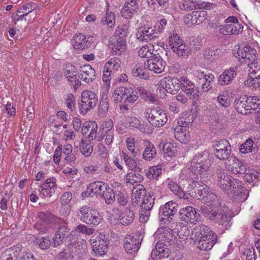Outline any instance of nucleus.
Here are the masks:
<instances>
[{
    "label": "nucleus",
    "mask_w": 260,
    "mask_h": 260,
    "mask_svg": "<svg viewBox=\"0 0 260 260\" xmlns=\"http://www.w3.org/2000/svg\"><path fill=\"white\" fill-rule=\"evenodd\" d=\"M64 75L70 82L76 81L77 73L75 67L70 63L67 64L65 69Z\"/></svg>",
    "instance_id": "6e6d98bb"
},
{
    "label": "nucleus",
    "mask_w": 260,
    "mask_h": 260,
    "mask_svg": "<svg viewBox=\"0 0 260 260\" xmlns=\"http://www.w3.org/2000/svg\"><path fill=\"white\" fill-rule=\"evenodd\" d=\"M7 250L9 252L10 254L13 257L15 260H21V259H20L21 256L25 255L26 256V253L25 254L21 253V246L19 245L12 246L7 249Z\"/></svg>",
    "instance_id": "4d7b16f0"
},
{
    "label": "nucleus",
    "mask_w": 260,
    "mask_h": 260,
    "mask_svg": "<svg viewBox=\"0 0 260 260\" xmlns=\"http://www.w3.org/2000/svg\"><path fill=\"white\" fill-rule=\"evenodd\" d=\"M132 171L131 172H128L126 175V182L127 183L133 184L136 183H140L143 181L144 178L140 172H135L134 173Z\"/></svg>",
    "instance_id": "a18cd8bd"
},
{
    "label": "nucleus",
    "mask_w": 260,
    "mask_h": 260,
    "mask_svg": "<svg viewBox=\"0 0 260 260\" xmlns=\"http://www.w3.org/2000/svg\"><path fill=\"white\" fill-rule=\"evenodd\" d=\"M231 147L228 140L222 139L219 140L213 145V152L222 149H225L226 148Z\"/></svg>",
    "instance_id": "338daca9"
},
{
    "label": "nucleus",
    "mask_w": 260,
    "mask_h": 260,
    "mask_svg": "<svg viewBox=\"0 0 260 260\" xmlns=\"http://www.w3.org/2000/svg\"><path fill=\"white\" fill-rule=\"evenodd\" d=\"M178 6L181 11H188L196 8L194 3L192 1H180Z\"/></svg>",
    "instance_id": "e2e57ef3"
},
{
    "label": "nucleus",
    "mask_w": 260,
    "mask_h": 260,
    "mask_svg": "<svg viewBox=\"0 0 260 260\" xmlns=\"http://www.w3.org/2000/svg\"><path fill=\"white\" fill-rule=\"evenodd\" d=\"M225 166L227 169L234 174H244L246 171V166L234 156L230 157L228 161H226Z\"/></svg>",
    "instance_id": "6ab92c4d"
},
{
    "label": "nucleus",
    "mask_w": 260,
    "mask_h": 260,
    "mask_svg": "<svg viewBox=\"0 0 260 260\" xmlns=\"http://www.w3.org/2000/svg\"><path fill=\"white\" fill-rule=\"evenodd\" d=\"M56 179L54 177L46 178L45 181L41 184L39 190L40 195L45 197H51L57 189Z\"/></svg>",
    "instance_id": "4468645a"
},
{
    "label": "nucleus",
    "mask_w": 260,
    "mask_h": 260,
    "mask_svg": "<svg viewBox=\"0 0 260 260\" xmlns=\"http://www.w3.org/2000/svg\"><path fill=\"white\" fill-rule=\"evenodd\" d=\"M38 216L42 222H36L34 228L41 234L49 232L57 225L67 223L66 219L57 217L48 210L38 212Z\"/></svg>",
    "instance_id": "7ed1b4c3"
},
{
    "label": "nucleus",
    "mask_w": 260,
    "mask_h": 260,
    "mask_svg": "<svg viewBox=\"0 0 260 260\" xmlns=\"http://www.w3.org/2000/svg\"><path fill=\"white\" fill-rule=\"evenodd\" d=\"M132 197L141 199L146 196V191L143 185L139 184L134 187L132 191Z\"/></svg>",
    "instance_id": "bf43d9fd"
},
{
    "label": "nucleus",
    "mask_w": 260,
    "mask_h": 260,
    "mask_svg": "<svg viewBox=\"0 0 260 260\" xmlns=\"http://www.w3.org/2000/svg\"><path fill=\"white\" fill-rule=\"evenodd\" d=\"M98 128V124L95 122L89 121L83 124L81 131L82 134L91 141L96 137Z\"/></svg>",
    "instance_id": "b1692460"
},
{
    "label": "nucleus",
    "mask_w": 260,
    "mask_h": 260,
    "mask_svg": "<svg viewBox=\"0 0 260 260\" xmlns=\"http://www.w3.org/2000/svg\"><path fill=\"white\" fill-rule=\"evenodd\" d=\"M214 76L212 74H209L208 75V78L205 80V83L202 85L201 89L200 91V94H201L203 92H205L209 91L212 89V86L210 85L211 82L214 79Z\"/></svg>",
    "instance_id": "0e129e2a"
},
{
    "label": "nucleus",
    "mask_w": 260,
    "mask_h": 260,
    "mask_svg": "<svg viewBox=\"0 0 260 260\" xmlns=\"http://www.w3.org/2000/svg\"><path fill=\"white\" fill-rule=\"evenodd\" d=\"M201 210L206 217L213 221H214L219 211L218 207H215L210 204L202 206Z\"/></svg>",
    "instance_id": "72a5a7b5"
},
{
    "label": "nucleus",
    "mask_w": 260,
    "mask_h": 260,
    "mask_svg": "<svg viewBox=\"0 0 260 260\" xmlns=\"http://www.w3.org/2000/svg\"><path fill=\"white\" fill-rule=\"evenodd\" d=\"M115 200L120 206H125L128 202L127 193L123 191H119L115 195Z\"/></svg>",
    "instance_id": "052dcab7"
},
{
    "label": "nucleus",
    "mask_w": 260,
    "mask_h": 260,
    "mask_svg": "<svg viewBox=\"0 0 260 260\" xmlns=\"http://www.w3.org/2000/svg\"><path fill=\"white\" fill-rule=\"evenodd\" d=\"M208 181V179L207 180L203 181L200 178H199L197 181V183L195 184L196 185L194 187L195 192H196L199 196L203 198H205L210 193L209 191V188L206 184Z\"/></svg>",
    "instance_id": "473e14b6"
},
{
    "label": "nucleus",
    "mask_w": 260,
    "mask_h": 260,
    "mask_svg": "<svg viewBox=\"0 0 260 260\" xmlns=\"http://www.w3.org/2000/svg\"><path fill=\"white\" fill-rule=\"evenodd\" d=\"M77 216L83 222L93 226L99 225L103 220L100 212L87 205L81 207Z\"/></svg>",
    "instance_id": "20e7f679"
},
{
    "label": "nucleus",
    "mask_w": 260,
    "mask_h": 260,
    "mask_svg": "<svg viewBox=\"0 0 260 260\" xmlns=\"http://www.w3.org/2000/svg\"><path fill=\"white\" fill-rule=\"evenodd\" d=\"M107 242L104 240H96L93 242L92 246L95 253L99 254L100 255H105L108 251V247Z\"/></svg>",
    "instance_id": "58836bf2"
},
{
    "label": "nucleus",
    "mask_w": 260,
    "mask_h": 260,
    "mask_svg": "<svg viewBox=\"0 0 260 260\" xmlns=\"http://www.w3.org/2000/svg\"><path fill=\"white\" fill-rule=\"evenodd\" d=\"M168 187L180 199H187L183 190L175 182L170 181L168 184Z\"/></svg>",
    "instance_id": "de8ad7c7"
},
{
    "label": "nucleus",
    "mask_w": 260,
    "mask_h": 260,
    "mask_svg": "<svg viewBox=\"0 0 260 260\" xmlns=\"http://www.w3.org/2000/svg\"><path fill=\"white\" fill-rule=\"evenodd\" d=\"M169 44L174 52L178 56H188L190 49L187 47L183 40L177 34H172L169 38Z\"/></svg>",
    "instance_id": "0eeeda50"
},
{
    "label": "nucleus",
    "mask_w": 260,
    "mask_h": 260,
    "mask_svg": "<svg viewBox=\"0 0 260 260\" xmlns=\"http://www.w3.org/2000/svg\"><path fill=\"white\" fill-rule=\"evenodd\" d=\"M144 143V150L142 153V157L145 160L150 161L154 158L156 155L155 148L150 141L145 140Z\"/></svg>",
    "instance_id": "7c9ffc66"
},
{
    "label": "nucleus",
    "mask_w": 260,
    "mask_h": 260,
    "mask_svg": "<svg viewBox=\"0 0 260 260\" xmlns=\"http://www.w3.org/2000/svg\"><path fill=\"white\" fill-rule=\"evenodd\" d=\"M232 217L228 214L223 211L222 212L220 210L218 212L217 216H216L214 221L219 223L228 229L231 226L230 221Z\"/></svg>",
    "instance_id": "a19ab883"
},
{
    "label": "nucleus",
    "mask_w": 260,
    "mask_h": 260,
    "mask_svg": "<svg viewBox=\"0 0 260 260\" xmlns=\"http://www.w3.org/2000/svg\"><path fill=\"white\" fill-rule=\"evenodd\" d=\"M107 186V184L101 181L91 182L87 187L85 194L90 196L102 194Z\"/></svg>",
    "instance_id": "cd10ccee"
},
{
    "label": "nucleus",
    "mask_w": 260,
    "mask_h": 260,
    "mask_svg": "<svg viewBox=\"0 0 260 260\" xmlns=\"http://www.w3.org/2000/svg\"><path fill=\"white\" fill-rule=\"evenodd\" d=\"M135 218V214L133 211L126 209L124 212L120 214L118 219L120 223L123 225H128L131 224Z\"/></svg>",
    "instance_id": "e433bc0d"
},
{
    "label": "nucleus",
    "mask_w": 260,
    "mask_h": 260,
    "mask_svg": "<svg viewBox=\"0 0 260 260\" xmlns=\"http://www.w3.org/2000/svg\"><path fill=\"white\" fill-rule=\"evenodd\" d=\"M93 40V36H85L82 34H76L73 38V46L75 49L79 51L85 50L90 47Z\"/></svg>",
    "instance_id": "f8f14e48"
},
{
    "label": "nucleus",
    "mask_w": 260,
    "mask_h": 260,
    "mask_svg": "<svg viewBox=\"0 0 260 260\" xmlns=\"http://www.w3.org/2000/svg\"><path fill=\"white\" fill-rule=\"evenodd\" d=\"M179 218L181 220L191 224H196L200 220L199 214H198L195 209L191 206L181 209L179 210Z\"/></svg>",
    "instance_id": "ddd939ff"
},
{
    "label": "nucleus",
    "mask_w": 260,
    "mask_h": 260,
    "mask_svg": "<svg viewBox=\"0 0 260 260\" xmlns=\"http://www.w3.org/2000/svg\"><path fill=\"white\" fill-rule=\"evenodd\" d=\"M248 97L246 95L236 99L234 102L235 109L237 111L243 115H246L247 111L250 110L247 102Z\"/></svg>",
    "instance_id": "2f4dec72"
},
{
    "label": "nucleus",
    "mask_w": 260,
    "mask_h": 260,
    "mask_svg": "<svg viewBox=\"0 0 260 260\" xmlns=\"http://www.w3.org/2000/svg\"><path fill=\"white\" fill-rule=\"evenodd\" d=\"M207 16L206 11H193L191 15L188 14L185 16L184 21L187 26L190 27L194 24H200L206 19Z\"/></svg>",
    "instance_id": "f3484780"
},
{
    "label": "nucleus",
    "mask_w": 260,
    "mask_h": 260,
    "mask_svg": "<svg viewBox=\"0 0 260 260\" xmlns=\"http://www.w3.org/2000/svg\"><path fill=\"white\" fill-rule=\"evenodd\" d=\"M122 155L126 165L132 171L141 172V169L137 166L136 162L134 158H132L124 152H122Z\"/></svg>",
    "instance_id": "3c124183"
},
{
    "label": "nucleus",
    "mask_w": 260,
    "mask_h": 260,
    "mask_svg": "<svg viewBox=\"0 0 260 260\" xmlns=\"http://www.w3.org/2000/svg\"><path fill=\"white\" fill-rule=\"evenodd\" d=\"M216 175L217 184L226 194L237 198L247 191L242 187L241 181L225 173L221 168L216 169Z\"/></svg>",
    "instance_id": "f257e3e1"
},
{
    "label": "nucleus",
    "mask_w": 260,
    "mask_h": 260,
    "mask_svg": "<svg viewBox=\"0 0 260 260\" xmlns=\"http://www.w3.org/2000/svg\"><path fill=\"white\" fill-rule=\"evenodd\" d=\"M98 103V98L95 93L89 90L83 91L81 94V103L79 106L81 113L85 114L95 107Z\"/></svg>",
    "instance_id": "423d86ee"
},
{
    "label": "nucleus",
    "mask_w": 260,
    "mask_h": 260,
    "mask_svg": "<svg viewBox=\"0 0 260 260\" xmlns=\"http://www.w3.org/2000/svg\"><path fill=\"white\" fill-rule=\"evenodd\" d=\"M211 160L209 153L204 151L197 153L190 162V169L197 175V179L200 178L203 181L208 180L210 175Z\"/></svg>",
    "instance_id": "f03ea898"
},
{
    "label": "nucleus",
    "mask_w": 260,
    "mask_h": 260,
    "mask_svg": "<svg viewBox=\"0 0 260 260\" xmlns=\"http://www.w3.org/2000/svg\"><path fill=\"white\" fill-rule=\"evenodd\" d=\"M79 77L89 83L92 82L95 79V72L94 70L89 64H85L80 67Z\"/></svg>",
    "instance_id": "bb28decb"
},
{
    "label": "nucleus",
    "mask_w": 260,
    "mask_h": 260,
    "mask_svg": "<svg viewBox=\"0 0 260 260\" xmlns=\"http://www.w3.org/2000/svg\"><path fill=\"white\" fill-rule=\"evenodd\" d=\"M257 147L251 138H248L240 146L239 151L242 153L256 152Z\"/></svg>",
    "instance_id": "4c0bfd02"
},
{
    "label": "nucleus",
    "mask_w": 260,
    "mask_h": 260,
    "mask_svg": "<svg viewBox=\"0 0 260 260\" xmlns=\"http://www.w3.org/2000/svg\"><path fill=\"white\" fill-rule=\"evenodd\" d=\"M145 115L151 126L155 127L162 126L168 120L166 113L158 107L146 109Z\"/></svg>",
    "instance_id": "39448f33"
},
{
    "label": "nucleus",
    "mask_w": 260,
    "mask_h": 260,
    "mask_svg": "<svg viewBox=\"0 0 260 260\" xmlns=\"http://www.w3.org/2000/svg\"><path fill=\"white\" fill-rule=\"evenodd\" d=\"M178 204L172 201L166 203L159 208V218L160 221L170 222L173 216L178 211Z\"/></svg>",
    "instance_id": "9d476101"
},
{
    "label": "nucleus",
    "mask_w": 260,
    "mask_h": 260,
    "mask_svg": "<svg viewBox=\"0 0 260 260\" xmlns=\"http://www.w3.org/2000/svg\"><path fill=\"white\" fill-rule=\"evenodd\" d=\"M215 235L210 228L205 224L196 226L192 231L190 238L193 241L203 239Z\"/></svg>",
    "instance_id": "a211bd4d"
},
{
    "label": "nucleus",
    "mask_w": 260,
    "mask_h": 260,
    "mask_svg": "<svg viewBox=\"0 0 260 260\" xmlns=\"http://www.w3.org/2000/svg\"><path fill=\"white\" fill-rule=\"evenodd\" d=\"M144 64L149 71L157 74L162 73L165 69V62L163 59L160 56L156 54L147 59V62H145Z\"/></svg>",
    "instance_id": "dca6fc26"
},
{
    "label": "nucleus",
    "mask_w": 260,
    "mask_h": 260,
    "mask_svg": "<svg viewBox=\"0 0 260 260\" xmlns=\"http://www.w3.org/2000/svg\"><path fill=\"white\" fill-rule=\"evenodd\" d=\"M120 60L117 57H114L107 61L105 63L104 67L107 71L109 70L110 72L114 74L115 72L120 68Z\"/></svg>",
    "instance_id": "09e8293b"
},
{
    "label": "nucleus",
    "mask_w": 260,
    "mask_h": 260,
    "mask_svg": "<svg viewBox=\"0 0 260 260\" xmlns=\"http://www.w3.org/2000/svg\"><path fill=\"white\" fill-rule=\"evenodd\" d=\"M79 149L81 153L85 156H89L92 152V146L89 143H86L83 141L80 143Z\"/></svg>",
    "instance_id": "69168bd1"
},
{
    "label": "nucleus",
    "mask_w": 260,
    "mask_h": 260,
    "mask_svg": "<svg viewBox=\"0 0 260 260\" xmlns=\"http://www.w3.org/2000/svg\"><path fill=\"white\" fill-rule=\"evenodd\" d=\"M220 27L219 33L223 35H237L242 31L243 28L241 23L226 24Z\"/></svg>",
    "instance_id": "c756f323"
},
{
    "label": "nucleus",
    "mask_w": 260,
    "mask_h": 260,
    "mask_svg": "<svg viewBox=\"0 0 260 260\" xmlns=\"http://www.w3.org/2000/svg\"><path fill=\"white\" fill-rule=\"evenodd\" d=\"M84 252V249L80 245L74 244H71L61 251L58 255L59 259H78L81 257Z\"/></svg>",
    "instance_id": "1a4fd4ad"
},
{
    "label": "nucleus",
    "mask_w": 260,
    "mask_h": 260,
    "mask_svg": "<svg viewBox=\"0 0 260 260\" xmlns=\"http://www.w3.org/2000/svg\"><path fill=\"white\" fill-rule=\"evenodd\" d=\"M102 195L107 204H112L115 201L116 194L113 190L108 186H107Z\"/></svg>",
    "instance_id": "603ef678"
},
{
    "label": "nucleus",
    "mask_w": 260,
    "mask_h": 260,
    "mask_svg": "<svg viewBox=\"0 0 260 260\" xmlns=\"http://www.w3.org/2000/svg\"><path fill=\"white\" fill-rule=\"evenodd\" d=\"M34 10L33 6L30 4H27L22 6L17 12V16L19 19L26 16L28 14Z\"/></svg>",
    "instance_id": "680f3d73"
},
{
    "label": "nucleus",
    "mask_w": 260,
    "mask_h": 260,
    "mask_svg": "<svg viewBox=\"0 0 260 260\" xmlns=\"http://www.w3.org/2000/svg\"><path fill=\"white\" fill-rule=\"evenodd\" d=\"M72 199V194L71 192H64L61 197V203L64 206V211L62 212L63 215H69L71 211V207L69 205V202Z\"/></svg>",
    "instance_id": "c03bdc74"
},
{
    "label": "nucleus",
    "mask_w": 260,
    "mask_h": 260,
    "mask_svg": "<svg viewBox=\"0 0 260 260\" xmlns=\"http://www.w3.org/2000/svg\"><path fill=\"white\" fill-rule=\"evenodd\" d=\"M140 244L139 239L129 235L124 239L123 246L127 253L135 255L139 249Z\"/></svg>",
    "instance_id": "4be33fe9"
},
{
    "label": "nucleus",
    "mask_w": 260,
    "mask_h": 260,
    "mask_svg": "<svg viewBox=\"0 0 260 260\" xmlns=\"http://www.w3.org/2000/svg\"><path fill=\"white\" fill-rule=\"evenodd\" d=\"M214 154L219 159L222 160H226V161H228V160L230 159V157L234 156L233 155H232L231 147L226 148L225 149L214 151Z\"/></svg>",
    "instance_id": "5fc2aeb1"
},
{
    "label": "nucleus",
    "mask_w": 260,
    "mask_h": 260,
    "mask_svg": "<svg viewBox=\"0 0 260 260\" xmlns=\"http://www.w3.org/2000/svg\"><path fill=\"white\" fill-rule=\"evenodd\" d=\"M256 53V50L250 47H244L242 49H240L237 52L239 59H243V60L241 61L247 64L248 68L252 63L256 61L255 60Z\"/></svg>",
    "instance_id": "2eb2a0df"
},
{
    "label": "nucleus",
    "mask_w": 260,
    "mask_h": 260,
    "mask_svg": "<svg viewBox=\"0 0 260 260\" xmlns=\"http://www.w3.org/2000/svg\"><path fill=\"white\" fill-rule=\"evenodd\" d=\"M102 126L103 130H104L105 128H107V129L105 130V143L107 145H110L114 139V132L113 131H111L113 127V122L112 121L109 120L108 122L103 123Z\"/></svg>",
    "instance_id": "37998d69"
},
{
    "label": "nucleus",
    "mask_w": 260,
    "mask_h": 260,
    "mask_svg": "<svg viewBox=\"0 0 260 260\" xmlns=\"http://www.w3.org/2000/svg\"><path fill=\"white\" fill-rule=\"evenodd\" d=\"M184 126L179 125L174 130L175 138L181 143H186L189 139V134L183 128Z\"/></svg>",
    "instance_id": "ea45409f"
},
{
    "label": "nucleus",
    "mask_w": 260,
    "mask_h": 260,
    "mask_svg": "<svg viewBox=\"0 0 260 260\" xmlns=\"http://www.w3.org/2000/svg\"><path fill=\"white\" fill-rule=\"evenodd\" d=\"M205 198L206 202L211 205L218 207L221 206L218 198L214 193L210 192Z\"/></svg>",
    "instance_id": "774afa93"
},
{
    "label": "nucleus",
    "mask_w": 260,
    "mask_h": 260,
    "mask_svg": "<svg viewBox=\"0 0 260 260\" xmlns=\"http://www.w3.org/2000/svg\"><path fill=\"white\" fill-rule=\"evenodd\" d=\"M180 81V89L184 92L185 90L188 88H191L195 87V85L193 82L190 81L188 78L185 76H182L179 79Z\"/></svg>",
    "instance_id": "13d9d810"
},
{
    "label": "nucleus",
    "mask_w": 260,
    "mask_h": 260,
    "mask_svg": "<svg viewBox=\"0 0 260 260\" xmlns=\"http://www.w3.org/2000/svg\"><path fill=\"white\" fill-rule=\"evenodd\" d=\"M237 72V68L234 67L225 70L218 77V84L221 86L230 84L236 77Z\"/></svg>",
    "instance_id": "aec40b11"
},
{
    "label": "nucleus",
    "mask_w": 260,
    "mask_h": 260,
    "mask_svg": "<svg viewBox=\"0 0 260 260\" xmlns=\"http://www.w3.org/2000/svg\"><path fill=\"white\" fill-rule=\"evenodd\" d=\"M140 0H126L124 6L123 7L121 14L122 17L125 19H131L139 9L138 2Z\"/></svg>",
    "instance_id": "412c9836"
},
{
    "label": "nucleus",
    "mask_w": 260,
    "mask_h": 260,
    "mask_svg": "<svg viewBox=\"0 0 260 260\" xmlns=\"http://www.w3.org/2000/svg\"><path fill=\"white\" fill-rule=\"evenodd\" d=\"M217 236L215 235L208 238L194 241L196 247L201 250H209L216 243Z\"/></svg>",
    "instance_id": "c85d7f7f"
},
{
    "label": "nucleus",
    "mask_w": 260,
    "mask_h": 260,
    "mask_svg": "<svg viewBox=\"0 0 260 260\" xmlns=\"http://www.w3.org/2000/svg\"><path fill=\"white\" fill-rule=\"evenodd\" d=\"M158 87L164 89L167 92L175 94L180 89L179 79L166 77L158 83Z\"/></svg>",
    "instance_id": "9b49d317"
},
{
    "label": "nucleus",
    "mask_w": 260,
    "mask_h": 260,
    "mask_svg": "<svg viewBox=\"0 0 260 260\" xmlns=\"http://www.w3.org/2000/svg\"><path fill=\"white\" fill-rule=\"evenodd\" d=\"M137 39L140 41L148 42L158 37V32L151 27L140 29L136 34Z\"/></svg>",
    "instance_id": "a878e982"
},
{
    "label": "nucleus",
    "mask_w": 260,
    "mask_h": 260,
    "mask_svg": "<svg viewBox=\"0 0 260 260\" xmlns=\"http://www.w3.org/2000/svg\"><path fill=\"white\" fill-rule=\"evenodd\" d=\"M112 98L116 103H121L123 100L125 102L133 103L138 100V96L137 93H134L131 88L121 86L115 90Z\"/></svg>",
    "instance_id": "6e6552de"
},
{
    "label": "nucleus",
    "mask_w": 260,
    "mask_h": 260,
    "mask_svg": "<svg viewBox=\"0 0 260 260\" xmlns=\"http://www.w3.org/2000/svg\"><path fill=\"white\" fill-rule=\"evenodd\" d=\"M171 253L170 250L162 242H157L155 249L151 252V258L153 260H158L161 258H167Z\"/></svg>",
    "instance_id": "5701e85b"
},
{
    "label": "nucleus",
    "mask_w": 260,
    "mask_h": 260,
    "mask_svg": "<svg viewBox=\"0 0 260 260\" xmlns=\"http://www.w3.org/2000/svg\"><path fill=\"white\" fill-rule=\"evenodd\" d=\"M159 148L165 154L169 157L174 156L177 153V150L176 145L170 142L160 143Z\"/></svg>",
    "instance_id": "79ce46f5"
},
{
    "label": "nucleus",
    "mask_w": 260,
    "mask_h": 260,
    "mask_svg": "<svg viewBox=\"0 0 260 260\" xmlns=\"http://www.w3.org/2000/svg\"><path fill=\"white\" fill-rule=\"evenodd\" d=\"M112 47V54L114 55H120L125 52V40L122 38L113 37L110 39Z\"/></svg>",
    "instance_id": "393cba45"
},
{
    "label": "nucleus",
    "mask_w": 260,
    "mask_h": 260,
    "mask_svg": "<svg viewBox=\"0 0 260 260\" xmlns=\"http://www.w3.org/2000/svg\"><path fill=\"white\" fill-rule=\"evenodd\" d=\"M109 106L107 95H103L99 105V115L101 116H106L108 111Z\"/></svg>",
    "instance_id": "8fccbe9b"
},
{
    "label": "nucleus",
    "mask_w": 260,
    "mask_h": 260,
    "mask_svg": "<svg viewBox=\"0 0 260 260\" xmlns=\"http://www.w3.org/2000/svg\"><path fill=\"white\" fill-rule=\"evenodd\" d=\"M249 74L253 79H260V60H257L255 62L252 63L249 68Z\"/></svg>",
    "instance_id": "49530a36"
},
{
    "label": "nucleus",
    "mask_w": 260,
    "mask_h": 260,
    "mask_svg": "<svg viewBox=\"0 0 260 260\" xmlns=\"http://www.w3.org/2000/svg\"><path fill=\"white\" fill-rule=\"evenodd\" d=\"M146 69V67L144 62H138L133 67L132 73L134 77L143 79H147L149 78V76L145 73Z\"/></svg>",
    "instance_id": "f704fd0d"
},
{
    "label": "nucleus",
    "mask_w": 260,
    "mask_h": 260,
    "mask_svg": "<svg viewBox=\"0 0 260 260\" xmlns=\"http://www.w3.org/2000/svg\"><path fill=\"white\" fill-rule=\"evenodd\" d=\"M137 91L142 99L150 102H154L156 101L155 96L149 91L143 87H138Z\"/></svg>",
    "instance_id": "864d4df0"
},
{
    "label": "nucleus",
    "mask_w": 260,
    "mask_h": 260,
    "mask_svg": "<svg viewBox=\"0 0 260 260\" xmlns=\"http://www.w3.org/2000/svg\"><path fill=\"white\" fill-rule=\"evenodd\" d=\"M69 231V229L67 226V223L63 224L62 226H61L58 230L56 232L55 236L53 238V246L56 247L59 246L62 243L63 239H64L66 233H68Z\"/></svg>",
    "instance_id": "c9c22d12"
}]
</instances>
